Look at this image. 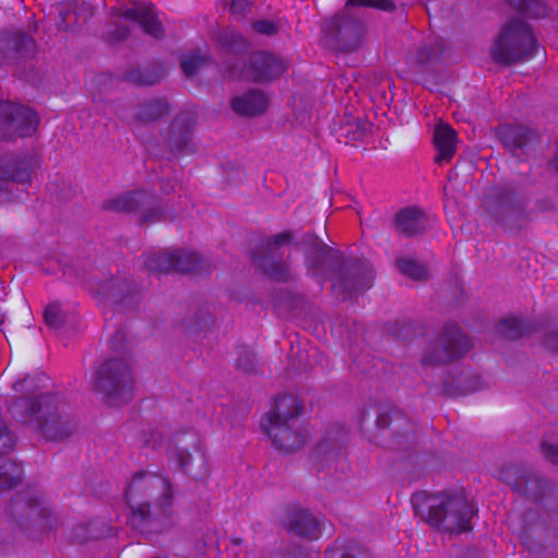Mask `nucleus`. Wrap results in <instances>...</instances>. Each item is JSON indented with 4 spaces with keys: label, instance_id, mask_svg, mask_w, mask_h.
<instances>
[{
    "label": "nucleus",
    "instance_id": "obj_1",
    "mask_svg": "<svg viewBox=\"0 0 558 558\" xmlns=\"http://www.w3.org/2000/svg\"><path fill=\"white\" fill-rule=\"evenodd\" d=\"M125 496L135 524L170 515L173 487L170 480L161 474L150 471L135 474Z\"/></svg>",
    "mask_w": 558,
    "mask_h": 558
},
{
    "label": "nucleus",
    "instance_id": "obj_2",
    "mask_svg": "<svg viewBox=\"0 0 558 558\" xmlns=\"http://www.w3.org/2000/svg\"><path fill=\"white\" fill-rule=\"evenodd\" d=\"M63 407L52 396L39 400L22 398L14 402L11 411L20 415L26 425L40 430L47 440H62L75 430V423L61 414Z\"/></svg>",
    "mask_w": 558,
    "mask_h": 558
},
{
    "label": "nucleus",
    "instance_id": "obj_3",
    "mask_svg": "<svg viewBox=\"0 0 558 558\" xmlns=\"http://www.w3.org/2000/svg\"><path fill=\"white\" fill-rule=\"evenodd\" d=\"M421 498L422 496L417 495L413 499L415 512L432 526L457 533L471 529L474 507L463 495L428 496L423 505H418Z\"/></svg>",
    "mask_w": 558,
    "mask_h": 558
},
{
    "label": "nucleus",
    "instance_id": "obj_4",
    "mask_svg": "<svg viewBox=\"0 0 558 558\" xmlns=\"http://www.w3.org/2000/svg\"><path fill=\"white\" fill-rule=\"evenodd\" d=\"M535 48L536 40L530 26L521 20H512L496 38L490 53L497 63L511 64L533 57Z\"/></svg>",
    "mask_w": 558,
    "mask_h": 558
},
{
    "label": "nucleus",
    "instance_id": "obj_5",
    "mask_svg": "<svg viewBox=\"0 0 558 558\" xmlns=\"http://www.w3.org/2000/svg\"><path fill=\"white\" fill-rule=\"evenodd\" d=\"M167 458L170 465L193 477L206 474V457L202 449L199 436L185 430L175 433L167 448Z\"/></svg>",
    "mask_w": 558,
    "mask_h": 558
},
{
    "label": "nucleus",
    "instance_id": "obj_6",
    "mask_svg": "<svg viewBox=\"0 0 558 558\" xmlns=\"http://www.w3.org/2000/svg\"><path fill=\"white\" fill-rule=\"evenodd\" d=\"M134 380L129 365L120 360H110L93 375L92 387L105 396L111 404L119 405L132 397Z\"/></svg>",
    "mask_w": 558,
    "mask_h": 558
},
{
    "label": "nucleus",
    "instance_id": "obj_7",
    "mask_svg": "<svg viewBox=\"0 0 558 558\" xmlns=\"http://www.w3.org/2000/svg\"><path fill=\"white\" fill-rule=\"evenodd\" d=\"M37 113L22 105L0 102V136H31L38 126Z\"/></svg>",
    "mask_w": 558,
    "mask_h": 558
},
{
    "label": "nucleus",
    "instance_id": "obj_8",
    "mask_svg": "<svg viewBox=\"0 0 558 558\" xmlns=\"http://www.w3.org/2000/svg\"><path fill=\"white\" fill-rule=\"evenodd\" d=\"M108 207L116 211L136 213L140 220L146 223L161 221L166 218L159 201L143 191L125 193L111 199Z\"/></svg>",
    "mask_w": 558,
    "mask_h": 558
},
{
    "label": "nucleus",
    "instance_id": "obj_9",
    "mask_svg": "<svg viewBox=\"0 0 558 558\" xmlns=\"http://www.w3.org/2000/svg\"><path fill=\"white\" fill-rule=\"evenodd\" d=\"M470 349L468 337L457 327H446L423 356V364L447 363L465 354Z\"/></svg>",
    "mask_w": 558,
    "mask_h": 558
},
{
    "label": "nucleus",
    "instance_id": "obj_10",
    "mask_svg": "<svg viewBox=\"0 0 558 558\" xmlns=\"http://www.w3.org/2000/svg\"><path fill=\"white\" fill-rule=\"evenodd\" d=\"M146 265L157 272H190L202 271L206 262L195 252L163 251L149 256Z\"/></svg>",
    "mask_w": 558,
    "mask_h": 558
},
{
    "label": "nucleus",
    "instance_id": "obj_11",
    "mask_svg": "<svg viewBox=\"0 0 558 558\" xmlns=\"http://www.w3.org/2000/svg\"><path fill=\"white\" fill-rule=\"evenodd\" d=\"M12 511L23 521V524L29 523L40 530L52 527L51 511L31 494L15 496L12 501Z\"/></svg>",
    "mask_w": 558,
    "mask_h": 558
},
{
    "label": "nucleus",
    "instance_id": "obj_12",
    "mask_svg": "<svg viewBox=\"0 0 558 558\" xmlns=\"http://www.w3.org/2000/svg\"><path fill=\"white\" fill-rule=\"evenodd\" d=\"M287 71V63L268 52L255 53L250 64L243 70V77L264 83L281 76Z\"/></svg>",
    "mask_w": 558,
    "mask_h": 558
},
{
    "label": "nucleus",
    "instance_id": "obj_13",
    "mask_svg": "<svg viewBox=\"0 0 558 558\" xmlns=\"http://www.w3.org/2000/svg\"><path fill=\"white\" fill-rule=\"evenodd\" d=\"M117 16L137 23L143 29L155 38L163 36V27L151 4L133 2L130 7H120L116 11Z\"/></svg>",
    "mask_w": 558,
    "mask_h": 558
},
{
    "label": "nucleus",
    "instance_id": "obj_14",
    "mask_svg": "<svg viewBox=\"0 0 558 558\" xmlns=\"http://www.w3.org/2000/svg\"><path fill=\"white\" fill-rule=\"evenodd\" d=\"M292 235L283 232L272 236L266 246V256L258 260V265L277 280H286L288 278L286 266L281 263L283 257V247L291 244Z\"/></svg>",
    "mask_w": 558,
    "mask_h": 558
},
{
    "label": "nucleus",
    "instance_id": "obj_15",
    "mask_svg": "<svg viewBox=\"0 0 558 558\" xmlns=\"http://www.w3.org/2000/svg\"><path fill=\"white\" fill-rule=\"evenodd\" d=\"M260 427L272 440V444L282 451L298 450L305 442V436L299 427V422L260 424Z\"/></svg>",
    "mask_w": 558,
    "mask_h": 558
},
{
    "label": "nucleus",
    "instance_id": "obj_16",
    "mask_svg": "<svg viewBox=\"0 0 558 558\" xmlns=\"http://www.w3.org/2000/svg\"><path fill=\"white\" fill-rule=\"evenodd\" d=\"M39 167L40 160L33 155L13 159L0 167V179L22 184L31 183Z\"/></svg>",
    "mask_w": 558,
    "mask_h": 558
},
{
    "label": "nucleus",
    "instance_id": "obj_17",
    "mask_svg": "<svg viewBox=\"0 0 558 558\" xmlns=\"http://www.w3.org/2000/svg\"><path fill=\"white\" fill-rule=\"evenodd\" d=\"M302 409L303 407L296 396L291 393L279 396L275 400L272 410L260 420V424L296 423Z\"/></svg>",
    "mask_w": 558,
    "mask_h": 558
},
{
    "label": "nucleus",
    "instance_id": "obj_18",
    "mask_svg": "<svg viewBox=\"0 0 558 558\" xmlns=\"http://www.w3.org/2000/svg\"><path fill=\"white\" fill-rule=\"evenodd\" d=\"M194 125L191 113H182L175 118L166 138L169 147L175 153L192 151L190 132Z\"/></svg>",
    "mask_w": 558,
    "mask_h": 558
},
{
    "label": "nucleus",
    "instance_id": "obj_19",
    "mask_svg": "<svg viewBox=\"0 0 558 558\" xmlns=\"http://www.w3.org/2000/svg\"><path fill=\"white\" fill-rule=\"evenodd\" d=\"M268 98L259 90H250L232 100L233 110L241 116H258L266 111Z\"/></svg>",
    "mask_w": 558,
    "mask_h": 558
},
{
    "label": "nucleus",
    "instance_id": "obj_20",
    "mask_svg": "<svg viewBox=\"0 0 558 558\" xmlns=\"http://www.w3.org/2000/svg\"><path fill=\"white\" fill-rule=\"evenodd\" d=\"M456 132L448 124L440 123L434 131V144L437 149L436 162H449L456 153Z\"/></svg>",
    "mask_w": 558,
    "mask_h": 558
},
{
    "label": "nucleus",
    "instance_id": "obj_21",
    "mask_svg": "<svg viewBox=\"0 0 558 558\" xmlns=\"http://www.w3.org/2000/svg\"><path fill=\"white\" fill-rule=\"evenodd\" d=\"M288 526L293 533L302 537L317 538L320 534L319 522L305 510L291 513Z\"/></svg>",
    "mask_w": 558,
    "mask_h": 558
},
{
    "label": "nucleus",
    "instance_id": "obj_22",
    "mask_svg": "<svg viewBox=\"0 0 558 558\" xmlns=\"http://www.w3.org/2000/svg\"><path fill=\"white\" fill-rule=\"evenodd\" d=\"M325 32L338 41H345L351 38L359 39L361 26L352 19L337 16L326 24Z\"/></svg>",
    "mask_w": 558,
    "mask_h": 558
},
{
    "label": "nucleus",
    "instance_id": "obj_23",
    "mask_svg": "<svg viewBox=\"0 0 558 558\" xmlns=\"http://www.w3.org/2000/svg\"><path fill=\"white\" fill-rule=\"evenodd\" d=\"M397 228L407 235H414L427 226L426 216L416 208H405L397 215Z\"/></svg>",
    "mask_w": 558,
    "mask_h": 558
},
{
    "label": "nucleus",
    "instance_id": "obj_24",
    "mask_svg": "<svg viewBox=\"0 0 558 558\" xmlns=\"http://www.w3.org/2000/svg\"><path fill=\"white\" fill-rule=\"evenodd\" d=\"M499 135L504 144L510 149L525 146L533 137L531 130L522 125L502 126L499 131Z\"/></svg>",
    "mask_w": 558,
    "mask_h": 558
},
{
    "label": "nucleus",
    "instance_id": "obj_25",
    "mask_svg": "<svg viewBox=\"0 0 558 558\" xmlns=\"http://www.w3.org/2000/svg\"><path fill=\"white\" fill-rule=\"evenodd\" d=\"M23 475L21 465L13 461H7L0 466V489L16 485Z\"/></svg>",
    "mask_w": 558,
    "mask_h": 558
},
{
    "label": "nucleus",
    "instance_id": "obj_26",
    "mask_svg": "<svg viewBox=\"0 0 558 558\" xmlns=\"http://www.w3.org/2000/svg\"><path fill=\"white\" fill-rule=\"evenodd\" d=\"M167 109L168 106L162 100L149 101L142 105L137 116L141 121L150 122L163 116L167 112Z\"/></svg>",
    "mask_w": 558,
    "mask_h": 558
},
{
    "label": "nucleus",
    "instance_id": "obj_27",
    "mask_svg": "<svg viewBox=\"0 0 558 558\" xmlns=\"http://www.w3.org/2000/svg\"><path fill=\"white\" fill-rule=\"evenodd\" d=\"M399 271L412 279L422 280L427 278V269L409 258H399L397 260Z\"/></svg>",
    "mask_w": 558,
    "mask_h": 558
},
{
    "label": "nucleus",
    "instance_id": "obj_28",
    "mask_svg": "<svg viewBox=\"0 0 558 558\" xmlns=\"http://www.w3.org/2000/svg\"><path fill=\"white\" fill-rule=\"evenodd\" d=\"M518 9L531 17L546 14V7L541 0H518Z\"/></svg>",
    "mask_w": 558,
    "mask_h": 558
},
{
    "label": "nucleus",
    "instance_id": "obj_29",
    "mask_svg": "<svg viewBox=\"0 0 558 558\" xmlns=\"http://www.w3.org/2000/svg\"><path fill=\"white\" fill-rule=\"evenodd\" d=\"M498 330L506 338H518L522 335V325L520 319L515 317H509L500 322Z\"/></svg>",
    "mask_w": 558,
    "mask_h": 558
},
{
    "label": "nucleus",
    "instance_id": "obj_30",
    "mask_svg": "<svg viewBox=\"0 0 558 558\" xmlns=\"http://www.w3.org/2000/svg\"><path fill=\"white\" fill-rule=\"evenodd\" d=\"M45 322L49 327L59 328L63 323V316L60 306L52 304L46 307L44 312Z\"/></svg>",
    "mask_w": 558,
    "mask_h": 558
},
{
    "label": "nucleus",
    "instance_id": "obj_31",
    "mask_svg": "<svg viewBox=\"0 0 558 558\" xmlns=\"http://www.w3.org/2000/svg\"><path fill=\"white\" fill-rule=\"evenodd\" d=\"M349 5L371 7L385 11H390L393 9V3L391 0H348L347 7Z\"/></svg>",
    "mask_w": 558,
    "mask_h": 558
},
{
    "label": "nucleus",
    "instance_id": "obj_32",
    "mask_svg": "<svg viewBox=\"0 0 558 558\" xmlns=\"http://www.w3.org/2000/svg\"><path fill=\"white\" fill-rule=\"evenodd\" d=\"M519 473V470L515 468V466H512V465H507V466H502L498 472H497V477L505 482V483H508L509 485L515 487V488H520V484L518 482V478H517V474Z\"/></svg>",
    "mask_w": 558,
    "mask_h": 558
},
{
    "label": "nucleus",
    "instance_id": "obj_33",
    "mask_svg": "<svg viewBox=\"0 0 558 558\" xmlns=\"http://www.w3.org/2000/svg\"><path fill=\"white\" fill-rule=\"evenodd\" d=\"M14 446V437L8 430L7 425L0 420V454L8 453Z\"/></svg>",
    "mask_w": 558,
    "mask_h": 558
},
{
    "label": "nucleus",
    "instance_id": "obj_34",
    "mask_svg": "<svg viewBox=\"0 0 558 558\" xmlns=\"http://www.w3.org/2000/svg\"><path fill=\"white\" fill-rule=\"evenodd\" d=\"M204 59L198 56H187L182 59L181 68L186 76L195 74L196 70L203 64Z\"/></svg>",
    "mask_w": 558,
    "mask_h": 558
},
{
    "label": "nucleus",
    "instance_id": "obj_35",
    "mask_svg": "<svg viewBox=\"0 0 558 558\" xmlns=\"http://www.w3.org/2000/svg\"><path fill=\"white\" fill-rule=\"evenodd\" d=\"M343 136L347 137V143L354 144L363 137V131L356 124H347L342 128Z\"/></svg>",
    "mask_w": 558,
    "mask_h": 558
},
{
    "label": "nucleus",
    "instance_id": "obj_36",
    "mask_svg": "<svg viewBox=\"0 0 558 558\" xmlns=\"http://www.w3.org/2000/svg\"><path fill=\"white\" fill-rule=\"evenodd\" d=\"M542 452L549 462L558 464V445L544 441L542 444Z\"/></svg>",
    "mask_w": 558,
    "mask_h": 558
},
{
    "label": "nucleus",
    "instance_id": "obj_37",
    "mask_svg": "<svg viewBox=\"0 0 558 558\" xmlns=\"http://www.w3.org/2000/svg\"><path fill=\"white\" fill-rule=\"evenodd\" d=\"M253 27L257 33L265 35H272L277 33V25L266 20L255 22Z\"/></svg>",
    "mask_w": 558,
    "mask_h": 558
},
{
    "label": "nucleus",
    "instance_id": "obj_38",
    "mask_svg": "<svg viewBox=\"0 0 558 558\" xmlns=\"http://www.w3.org/2000/svg\"><path fill=\"white\" fill-rule=\"evenodd\" d=\"M252 4V0H231V12L240 15L245 14Z\"/></svg>",
    "mask_w": 558,
    "mask_h": 558
},
{
    "label": "nucleus",
    "instance_id": "obj_39",
    "mask_svg": "<svg viewBox=\"0 0 558 558\" xmlns=\"http://www.w3.org/2000/svg\"><path fill=\"white\" fill-rule=\"evenodd\" d=\"M544 344L551 351H558V331H551L547 333Z\"/></svg>",
    "mask_w": 558,
    "mask_h": 558
},
{
    "label": "nucleus",
    "instance_id": "obj_40",
    "mask_svg": "<svg viewBox=\"0 0 558 558\" xmlns=\"http://www.w3.org/2000/svg\"><path fill=\"white\" fill-rule=\"evenodd\" d=\"M162 75H163L162 73H157L154 75L147 74L144 77H142L138 81V83L143 84V85H153V84L157 83L162 77Z\"/></svg>",
    "mask_w": 558,
    "mask_h": 558
},
{
    "label": "nucleus",
    "instance_id": "obj_41",
    "mask_svg": "<svg viewBox=\"0 0 558 558\" xmlns=\"http://www.w3.org/2000/svg\"><path fill=\"white\" fill-rule=\"evenodd\" d=\"M366 286L373 280V272L371 269H365Z\"/></svg>",
    "mask_w": 558,
    "mask_h": 558
},
{
    "label": "nucleus",
    "instance_id": "obj_42",
    "mask_svg": "<svg viewBox=\"0 0 558 558\" xmlns=\"http://www.w3.org/2000/svg\"><path fill=\"white\" fill-rule=\"evenodd\" d=\"M126 36V31L125 29H122L121 32H119L118 34L113 35V39L114 40H121L122 38H124Z\"/></svg>",
    "mask_w": 558,
    "mask_h": 558
},
{
    "label": "nucleus",
    "instance_id": "obj_43",
    "mask_svg": "<svg viewBox=\"0 0 558 558\" xmlns=\"http://www.w3.org/2000/svg\"><path fill=\"white\" fill-rule=\"evenodd\" d=\"M350 557H351V555H350L349 553H347V554H344V555L342 556V558H350Z\"/></svg>",
    "mask_w": 558,
    "mask_h": 558
}]
</instances>
